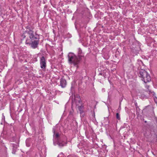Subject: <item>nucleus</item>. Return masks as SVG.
I'll list each match as a JSON object with an SVG mask.
<instances>
[{"instance_id": "aec40b11", "label": "nucleus", "mask_w": 157, "mask_h": 157, "mask_svg": "<svg viewBox=\"0 0 157 157\" xmlns=\"http://www.w3.org/2000/svg\"><path fill=\"white\" fill-rule=\"evenodd\" d=\"M67 157H78L77 156H74V155H68Z\"/></svg>"}, {"instance_id": "ddd939ff", "label": "nucleus", "mask_w": 157, "mask_h": 157, "mask_svg": "<svg viewBox=\"0 0 157 157\" xmlns=\"http://www.w3.org/2000/svg\"><path fill=\"white\" fill-rule=\"evenodd\" d=\"M78 56L80 55H82V50L80 48H79L78 49Z\"/></svg>"}, {"instance_id": "0eeeda50", "label": "nucleus", "mask_w": 157, "mask_h": 157, "mask_svg": "<svg viewBox=\"0 0 157 157\" xmlns=\"http://www.w3.org/2000/svg\"><path fill=\"white\" fill-rule=\"evenodd\" d=\"M67 85V81L63 78H61L60 79V86L63 88H65Z\"/></svg>"}, {"instance_id": "7ed1b4c3", "label": "nucleus", "mask_w": 157, "mask_h": 157, "mask_svg": "<svg viewBox=\"0 0 157 157\" xmlns=\"http://www.w3.org/2000/svg\"><path fill=\"white\" fill-rule=\"evenodd\" d=\"M68 61L70 63H73L74 65H78L82 59L83 55L76 56L73 53H69L68 54Z\"/></svg>"}, {"instance_id": "2eb2a0df", "label": "nucleus", "mask_w": 157, "mask_h": 157, "mask_svg": "<svg viewBox=\"0 0 157 157\" xmlns=\"http://www.w3.org/2000/svg\"><path fill=\"white\" fill-rule=\"evenodd\" d=\"M12 147L13 148L16 149L18 147V145L13 144H12Z\"/></svg>"}, {"instance_id": "f257e3e1", "label": "nucleus", "mask_w": 157, "mask_h": 157, "mask_svg": "<svg viewBox=\"0 0 157 157\" xmlns=\"http://www.w3.org/2000/svg\"><path fill=\"white\" fill-rule=\"evenodd\" d=\"M25 27L26 29L25 32L28 34L29 37L26 40V44L29 45L33 49L37 48L40 43V35L37 33V31H33L34 27L33 25L27 24Z\"/></svg>"}, {"instance_id": "39448f33", "label": "nucleus", "mask_w": 157, "mask_h": 157, "mask_svg": "<svg viewBox=\"0 0 157 157\" xmlns=\"http://www.w3.org/2000/svg\"><path fill=\"white\" fill-rule=\"evenodd\" d=\"M40 64L41 68L44 71H45L46 67V60L43 56L41 57L40 59Z\"/></svg>"}, {"instance_id": "f03ea898", "label": "nucleus", "mask_w": 157, "mask_h": 157, "mask_svg": "<svg viewBox=\"0 0 157 157\" xmlns=\"http://www.w3.org/2000/svg\"><path fill=\"white\" fill-rule=\"evenodd\" d=\"M154 126L151 123L144 126L142 129V132L144 136L149 139L151 136V132L153 130Z\"/></svg>"}, {"instance_id": "a878e982", "label": "nucleus", "mask_w": 157, "mask_h": 157, "mask_svg": "<svg viewBox=\"0 0 157 157\" xmlns=\"http://www.w3.org/2000/svg\"><path fill=\"white\" fill-rule=\"evenodd\" d=\"M3 118H5V116H4L3 117Z\"/></svg>"}, {"instance_id": "412c9836", "label": "nucleus", "mask_w": 157, "mask_h": 157, "mask_svg": "<svg viewBox=\"0 0 157 157\" xmlns=\"http://www.w3.org/2000/svg\"><path fill=\"white\" fill-rule=\"evenodd\" d=\"M57 142H55L54 141L53 142V144H54V145L56 146L57 144Z\"/></svg>"}, {"instance_id": "4be33fe9", "label": "nucleus", "mask_w": 157, "mask_h": 157, "mask_svg": "<svg viewBox=\"0 0 157 157\" xmlns=\"http://www.w3.org/2000/svg\"><path fill=\"white\" fill-rule=\"evenodd\" d=\"M102 73H100L99 74V75H102Z\"/></svg>"}, {"instance_id": "4468645a", "label": "nucleus", "mask_w": 157, "mask_h": 157, "mask_svg": "<svg viewBox=\"0 0 157 157\" xmlns=\"http://www.w3.org/2000/svg\"><path fill=\"white\" fill-rule=\"evenodd\" d=\"M26 37V36L25 33H23L21 36V40H23Z\"/></svg>"}, {"instance_id": "9d476101", "label": "nucleus", "mask_w": 157, "mask_h": 157, "mask_svg": "<svg viewBox=\"0 0 157 157\" xmlns=\"http://www.w3.org/2000/svg\"><path fill=\"white\" fill-rule=\"evenodd\" d=\"M83 106L82 105H81V106H78V110L80 111V114H82L84 112V111L83 110Z\"/></svg>"}, {"instance_id": "f8f14e48", "label": "nucleus", "mask_w": 157, "mask_h": 157, "mask_svg": "<svg viewBox=\"0 0 157 157\" xmlns=\"http://www.w3.org/2000/svg\"><path fill=\"white\" fill-rule=\"evenodd\" d=\"M30 138H28L25 141L26 145L28 147H29L30 145V144L29 143V142L30 141Z\"/></svg>"}, {"instance_id": "6ab92c4d", "label": "nucleus", "mask_w": 157, "mask_h": 157, "mask_svg": "<svg viewBox=\"0 0 157 157\" xmlns=\"http://www.w3.org/2000/svg\"><path fill=\"white\" fill-rule=\"evenodd\" d=\"M135 105L136 106V109L139 108V107H138V106L137 105V103H135Z\"/></svg>"}, {"instance_id": "1a4fd4ad", "label": "nucleus", "mask_w": 157, "mask_h": 157, "mask_svg": "<svg viewBox=\"0 0 157 157\" xmlns=\"http://www.w3.org/2000/svg\"><path fill=\"white\" fill-rule=\"evenodd\" d=\"M53 132L54 133V137H55L56 138H58L59 137V135L58 133H55V130L54 128H53Z\"/></svg>"}, {"instance_id": "5701e85b", "label": "nucleus", "mask_w": 157, "mask_h": 157, "mask_svg": "<svg viewBox=\"0 0 157 157\" xmlns=\"http://www.w3.org/2000/svg\"><path fill=\"white\" fill-rule=\"evenodd\" d=\"M60 154H61V155L62 154L63 155V152H61L60 153Z\"/></svg>"}, {"instance_id": "423d86ee", "label": "nucleus", "mask_w": 157, "mask_h": 157, "mask_svg": "<svg viewBox=\"0 0 157 157\" xmlns=\"http://www.w3.org/2000/svg\"><path fill=\"white\" fill-rule=\"evenodd\" d=\"M57 140L58 141H57V144L60 147L62 148L63 146L67 145V141L65 142L61 140H59L58 139H57Z\"/></svg>"}, {"instance_id": "b1692460", "label": "nucleus", "mask_w": 157, "mask_h": 157, "mask_svg": "<svg viewBox=\"0 0 157 157\" xmlns=\"http://www.w3.org/2000/svg\"><path fill=\"white\" fill-rule=\"evenodd\" d=\"M144 122L145 123H147V121H144Z\"/></svg>"}, {"instance_id": "393cba45", "label": "nucleus", "mask_w": 157, "mask_h": 157, "mask_svg": "<svg viewBox=\"0 0 157 157\" xmlns=\"http://www.w3.org/2000/svg\"><path fill=\"white\" fill-rule=\"evenodd\" d=\"M103 76L105 77V75H104V74H103Z\"/></svg>"}, {"instance_id": "6e6552de", "label": "nucleus", "mask_w": 157, "mask_h": 157, "mask_svg": "<svg viewBox=\"0 0 157 157\" xmlns=\"http://www.w3.org/2000/svg\"><path fill=\"white\" fill-rule=\"evenodd\" d=\"M140 50L141 48L139 46H137L136 47H135L134 48L132 49V51L133 53L134 54H135V55H137V54L139 53Z\"/></svg>"}, {"instance_id": "20e7f679", "label": "nucleus", "mask_w": 157, "mask_h": 157, "mask_svg": "<svg viewBox=\"0 0 157 157\" xmlns=\"http://www.w3.org/2000/svg\"><path fill=\"white\" fill-rule=\"evenodd\" d=\"M139 76L145 83L149 82L151 81V77L150 74L144 69H141L140 70Z\"/></svg>"}, {"instance_id": "f3484780", "label": "nucleus", "mask_w": 157, "mask_h": 157, "mask_svg": "<svg viewBox=\"0 0 157 157\" xmlns=\"http://www.w3.org/2000/svg\"><path fill=\"white\" fill-rule=\"evenodd\" d=\"M105 120L106 121V124H108L109 123V120L108 117H106V118H105Z\"/></svg>"}, {"instance_id": "cd10ccee", "label": "nucleus", "mask_w": 157, "mask_h": 157, "mask_svg": "<svg viewBox=\"0 0 157 157\" xmlns=\"http://www.w3.org/2000/svg\"><path fill=\"white\" fill-rule=\"evenodd\" d=\"M57 157H59V155H58V156H57Z\"/></svg>"}, {"instance_id": "dca6fc26", "label": "nucleus", "mask_w": 157, "mask_h": 157, "mask_svg": "<svg viewBox=\"0 0 157 157\" xmlns=\"http://www.w3.org/2000/svg\"><path fill=\"white\" fill-rule=\"evenodd\" d=\"M116 118L118 120H120L121 119L120 115L118 113H116Z\"/></svg>"}, {"instance_id": "bb28decb", "label": "nucleus", "mask_w": 157, "mask_h": 157, "mask_svg": "<svg viewBox=\"0 0 157 157\" xmlns=\"http://www.w3.org/2000/svg\"><path fill=\"white\" fill-rule=\"evenodd\" d=\"M3 118H5V116H4L3 117Z\"/></svg>"}, {"instance_id": "9b49d317", "label": "nucleus", "mask_w": 157, "mask_h": 157, "mask_svg": "<svg viewBox=\"0 0 157 157\" xmlns=\"http://www.w3.org/2000/svg\"><path fill=\"white\" fill-rule=\"evenodd\" d=\"M136 114L138 117L140 114V113L141 112V110L139 108H137L136 109Z\"/></svg>"}, {"instance_id": "a211bd4d", "label": "nucleus", "mask_w": 157, "mask_h": 157, "mask_svg": "<svg viewBox=\"0 0 157 157\" xmlns=\"http://www.w3.org/2000/svg\"><path fill=\"white\" fill-rule=\"evenodd\" d=\"M16 149H14V148H13V151H12V153L14 154H15V153L16 151Z\"/></svg>"}]
</instances>
